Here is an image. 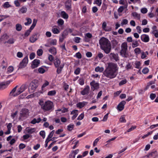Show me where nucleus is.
Segmentation results:
<instances>
[{"label": "nucleus", "mask_w": 158, "mask_h": 158, "mask_svg": "<svg viewBox=\"0 0 158 158\" xmlns=\"http://www.w3.org/2000/svg\"><path fill=\"white\" fill-rule=\"evenodd\" d=\"M61 15L64 19H67L68 18V15L64 11H62L61 13Z\"/></svg>", "instance_id": "7c9ffc66"}, {"label": "nucleus", "mask_w": 158, "mask_h": 158, "mask_svg": "<svg viewBox=\"0 0 158 158\" xmlns=\"http://www.w3.org/2000/svg\"><path fill=\"white\" fill-rule=\"evenodd\" d=\"M127 82V81L126 79L120 81V82L119 83V85L120 86H121L126 84Z\"/></svg>", "instance_id": "8fccbe9b"}, {"label": "nucleus", "mask_w": 158, "mask_h": 158, "mask_svg": "<svg viewBox=\"0 0 158 158\" xmlns=\"http://www.w3.org/2000/svg\"><path fill=\"white\" fill-rule=\"evenodd\" d=\"M4 7L5 8H8L10 6V5L9 4L8 2H6L4 4Z\"/></svg>", "instance_id": "774afa93"}, {"label": "nucleus", "mask_w": 158, "mask_h": 158, "mask_svg": "<svg viewBox=\"0 0 158 158\" xmlns=\"http://www.w3.org/2000/svg\"><path fill=\"white\" fill-rule=\"evenodd\" d=\"M125 115H122L119 118V121L121 123H126V122L125 119Z\"/></svg>", "instance_id": "72a5a7b5"}, {"label": "nucleus", "mask_w": 158, "mask_h": 158, "mask_svg": "<svg viewBox=\"0 0 158 158\" xmlns=\"http://www.w3.org/2000/svg\"><path fill=\"white\" fill-rule=\"evenodd\" d=\"M155 83V81H150L149 82H148L147 84V85L146 87L145 88V89L146 90L147 89L149 88L150 86L151 85H152L151 86V87L152 89H153L156 86L154 85H152Z\"/></svg>", "instance_id": "f3484780"}, {"label": "nucleus", "mask_w": 158, "mask_h": 158, "mask_svg": "<svg viewBox=\"0 0 158 158\" xmlns=\"http://www.w3.org/2000/svg\"><path fill=\"white\" fill-rule=\"evenodd\" d=\"M132 42V47L133 48H135L139 46V44L138 43V41L136 40H134Z\"/></svg>", "instance_id": "a878e982"}, {"label": "nucleus", "mask_w": 158, "mask_h": 158, "mask_svg": "<svg viewBox=\"0 0 158 158\" xmlns=\"http://www.w3.org/2000/svg\"><path fill=\"white\" fill-rule=\"evenodd\" d=\"M79 83L81 85H83L84 84V80L82 78H80L78 80Z\"/></svg>", "instance_id": "052dcab7"}, {"label": "nucleus", "mask_w": 158, "mask_h": 158, "mask_svg": "<svg viewBox=\"0 0 158 158\" xmlns=\"http://www.w3.org/2000/svg\"><path fill=\"white\" fill-rule=\"evenodd\" d=\"M87 103V102H82L78 103L77 105V107L81 108L86 105Z\"/></svg>", "instance_id": "4be33fe9"}, {"label": "nucleus", "mask_w": 158, "mask_h": 158, "mask_svg": "<svg viewBox=\"0 0 158 158\" xmlns=\"http://www.w3.org/2000/svg\"><path fill=\"white\" fill-rule=\"evenodd\" d=\"M64 21L61 19H59L58 21V23L59 25H62L64 24Z\"/></svg>", "instance_id": "5fc2aeb1"}, {"label": "nucleus", "mask_w": 158, "mask_h": 158, "mask_svg": "<svg viewBox=\"0 0 158 158\" xmlns=\"http://www.w3.org/2000/svg\"><path fill=\"white\" fill-rule=\"evenodd\" d=\"M19 2V0H15L14 1V3L16 6L19 7L20 6V4Z\"/></svg>", "instance_id": "e2e57ef3"}, {"label": "nucleus", "mask_w": 158, "mask_h": 158, "mask_svg": "<svg viewBox=\"0 0 158 158\" xmlns=\"http://www.w3.org/2000/svg\"><path fill=\"white\" fill-rule=\"evenodd\" d=\"M65 38V35L64 34H62L60 37L59 41L60 42H62Z\"/></svg>", "instance_id": "a19ab883"}, {"label": "nucleus", "mask_w": 158, "mask_h": 158, "mask_svg": "<svg viewBox=\"0 0 158 158\" xmlns=\"http://www.w3.org/2000/svg\"><path fill=\"white\" fill-rule=\"evenodd\" d=\"M8 36L6 34H4L1 38V40L2 41H4L6 40L8 38Z\"/></svg>", "instance_id": "e433bc0d"}, {"label": "nucleus", "mask_w": 158, "mask_h": 158, "mask_svg": "<svg viewBox=\"0 0 158 158\" xmlns=\"http://www.w3.org/2000/svg\"><path fill=\"white\" fill-rule=\"evenodd\" d=\"M74 127L73 124H71L67 126V129L69 131H71L73 129Z\"/></svg>", "instance_id": "4c0bfd02"}, {"label": "nucleus", "mask_w": 158, "mask_h": 158, "mask_svg": "<svg viewBox=\"0 0 158 158\" xmlns=\"http://www.w3.org/2000/svg\"><path fill=\"white\" fill-rule=\"evenodd\" d=\"M27 10V9L26 7H23L21 8L19 10V13H25Z\"/></svg>", "instance_id": "cd10ccee"}, {"label": "nucleus", "mask_w": 158, "mask_h": 158, "mask_svg": "<svg viewBox=\"0 0 158 158\" xmlns=\"http://www.w3.org/2000/svg\"><path fill=\"white\" fill-rule=\"evenodd\" d=\"M101 48L106 54L109 53L111 50V46L110 42L105 37L101 38L99 41Z\"/></svg>", "instance_id": "f03ea898"}, {"label": "nucleus", "mask_w": 158, "mask_h": 158, "mask_svg": "<svg viewBox=\"0 0 158 158\" xmlns=\"http://www.w3.org/2000/svg\"><path fill=\"white\" fill-rule=\"evenodd\" d=\"M141 40L145 42H148L149 41V38L148 36L146 34H143L140 37Z\"/></svg>", "instance_id": "2eb2a0df"}, {"label": "nucleus", "mask_w": 158, "mask_h": 158, "mask_svg": "<svg viewBox=\"0 0 158 158\" xmlns=\"http://www.w3.org/2000/svg\"><path fill=\"white\" fill-rule=\"evenodd\" d=\"M126 102L124 101L121 102L117 106V109L119 111H121L124 108Z\"/></svg>", "instance_id": "f8f14e48"}, {"label": "nucleus", "mask_w": 158, "mask_h": 158, "mask_svg": "<svg viewBox=\"0 0 158 158\" xmlns=\"http://www.w3.org/2000/svg\"><path fill=\"white\" fill-rule=\"evenodd\" d=\"M124 6H121L118 9V11L119 13H122L124 10Z\"/></svg>", "instance_id": "6e6d98bb"}, {"label": "nucleus", "mask_w": 158, "mask_h": 158, "mask_svg": "<svg viewBox=\"0 0 158 158\" xmlns=\"http://www.w3.org/2000/svg\"><path fill=\"white\" fill-rule=\"evenodd\" d=\"M134 52L136 54H139L140 53V49L139 48H136L135 49Z\"/></svg>", "instance_id": "a18cd8bd"}, {"label": "nucleus", "mask_w": 158, "mask_h": 158, "mask_svg": "<svg viewBox=\"0 0 158 158\" xmlns=\"http://www.w3.org/2000/svg\"><path fill=\"white\" fill-rule=\"evenodd\" d=\"M135 64V67L137 69H139L140 64V62L136 61Z\"/></svg>", "instance_id": "3c124183"}, {"label": "nucleus", "mask_w": 158, "mask_h": 158, "mask_svg": "<svg viewBox=\"0 0 158 158\" xmlns=\"http://www.w3.org/2000/svg\"><path fill=\"white\" fill-rule=\"evenodd\" d=\"M40 63V60L37 59H35L33 62L31 67L32 69H35L37 67Z\"/></svg>", "instance_id": "dca6fc26"}, {"label": "nucleus", "mask_w": 158, "mask_h": 158, "mask_svg": "<svg viewBox=\"0 0 158 158\" xmlns=\"http://www.w3.org/2000/svg\"><path fill=\"white\" fill-rule=\"evenodd\" d=\"M158 158V152L154 149L149 152L146 155L144 156L142 158Z\"/></svg>", "instance_id": "423d86ee"}, {"label": "nucleus", "mask_w": 158, "mask_h": 158, "mask_svg": "<svg viewBox=\"0 0 158 158\" xmlns=\"http://www.w3.org/2000/svg\"><path fill=\"white\" fill-rule=\"evenodd\" d=\"M136 126H132L131 127L128 129L127 131V132H130L136 128Z\"/></svg>", "instance_id": "0e129e2a"}, {"label": "nucleus", "mask_w": 158, "mask_h": 158, "mask_svg": "<svg viewBox=\"0 0 158 158\" xmlns=\"http://www.w3.org/2000/svg\"><path fill=\"white\" fill-rule=\"evenodd\" d=\"M118 70V67L116 64L112 62L109 63L103 72V76L109 79L114 78L117 75Z\"/></svg>", "instance_id": "f257e3e1"}, {"label": "nucleus", "mask_w": 158, "mask_h": 158, "mask_svg": "<svg viewBox=\"0 0 158 158\" xmlns=\"http://www.w3.org/2000/svg\"><path fill=\"white\" fill-rule=\"evenodd\" d=\"M111 42L113 48H114L117 46L118 42L116 40H113Z\"/></svg>", "instance_id": "473e14b6"}, {"label": "nucleus", "mask_w": 158, "mask_h": 158, "mask_svg": "<svg viewBox=\"0 0 158 158\" xmlns=\"http://www.w3.org/2000/svg\"><path fill=\"white\" fill-rule=\"evenodd\" d=\"M56 93V92L55 90H53L48 92V95L49 96H52L55 95Z\"/></svg>", "instance_id": "c85d7f7f"}, {"label": "nucleus", "mask_w": 158, "mask_h": 158, "mask_svg": "<svg viewBox=\"0 0 158 158\" xmlns=\"http://www.w3.org/2000/svg\"><path fill=\"white\" fill-rule=\"evenodd\" d=\"M84 113H81L77 118V119L78 120H81L82 119L84 118Z\"/></svg>", "instance_id": "09e8293b"}, {"label": "nucleus", "mask_w": 158, "mask_h": 158, "mask_svg": "<svg viewBox=\"0 0 158 158\" xmlns=\"http://www.w3.org/2000/svg\"><path fill=\"white\" fill-rule=\"evenodd\" d=\"M38 85V84L36 81H33L30 84V85L29 89V91L31 93L33 92L36 89Z\"/></svg>", "instance_id": "0eeeda50"}, {"label": "nucleus", "mask_w": 158, "mask_h": 158, "mask_svg": "<svg viewBox=\"0 0 158 158\" xmlns=\"http://www.w3.org/2000/svg\"><path fill=\"white\" fill-rule=\"evenodd\" d=\"M64 66V65L63 64L60 65V67H59L58 68H58L57 69L56 72L58 74H59L61 73L62 69L63 68Z\"/></svg>", "instance_id": "c756f323"}, {"label": "nucleus", "mask_w": 158, "mask_h": 158, "mask_svg": "<svg viewBox=\"0 0 158 158\" xmlns=\"http://www.w3.org/2000/svg\"><path fill=\"white\" fill-rule=\"evenodd\" d=\"M89 87L88 85H87L81 92V94L83 95L87 94L89 93Z\"/></svg>", "instance_id": "6ab92c4d"}, {"label": "nucleus", "mask_w": 158, "mask_h": 158, "mask_svg": "<svg viewBox=\"0 0 158 158\" xmlns=\"http://www.w3.org/2000/svg\"><path fill=\"white\" fill-rule=\"evenodd\" d=\"M39 104L41 106V108L44 111H52L54 110V105L52 102L50 101H47L45 102L40 100Z\"/></svg>", "instance_id": "7ed1b4c3"}, {"label": "nucleus", "mask_w": 158, "mask_h": 158, "mask_svg": "<svg viewBox=\"0 0 158 158\" xmlns=\"http://www.w3.org/2000/svg\"><path fill=\"white\" fill-rule=\"evenodd\" d=\"M128 20L126 19H123L122 22L121 23V25L123 26L124 24H127L128 23Z\"/></svg>", "instance_id": "680f3d73"}, {"label": "nucleus", "mask_w": 158, "mask_h": 158, "mask_svg": "<svg viewBox=\"0 0 158 158\" xmlns=\"http://www.w3.org/2000/svg\"><path fill=\"white\" fill-rule=\"evenodd\" d=\"M40 135L41 136L43 139H44L45 136V133L44 131H41L40 133Z\"/></svg>", "instance_id": "603ef678"}, {"label": "nucleus", "mask_w": 158, "mask_h": 158, "mask_svg": "<svg viewBox=\"0 0 158 158\" xmlns=\"http://www.w3.org/2000/svg\"><path fill=\"white\" fill-rule=\"evenodd\" d=\"M49 52L55 55L56 54V48L53 47L51 48L49 50Z\"/></svg>", "instance_id": "b1692460"}, {"label": "nucleus", "mask_w": 158, "mask_h": 158, "mask_svg": "<svg viewBox=\"0 0 158 158\" xmlns=\"http://www.w3.org/2000/svg\"><path fill=\"white\" fill-rule=\"evenodd\" d=\"M36 129L35 128H30L27 130V132L30 134H32L36 131Z\"/></svg>", "instance_id": "2f4dec72"}, {"label": "nucleus", "mask_w": 158, "mask_h": 158, "mask_svg": "<svg viewBox=\"0 0 158 158\" xmlns=\"http://www.w3.org/2000/svg\"><path fill=\"white\" fill-rule=\"evenodd\" d=\"M17 86H16L13 89L11 90V91L10 93V94H11L13 96V95L14 94V93H15V91L16 90V89Z\"/></svg>", "instance_id": "bf43d9fd"}, {"label": "nucleus", "mask_w": 158, "mask_h": 158, "mask_svg": "<svg viewBox=\"0 0 158 158\" xmlns=\"http://www.w3.org/2000/svg\"><path fill=\"white\" fill-rule=\"evenodd\" d=\"M60 61L58 58H56L54 60V64L55 67L58 68L60 67Z\"/></svg>", "instance_id": "a211bd4d"}, {"label": "nucleus", "mask_w": 158, "mask_h": 158, "mask_svg": "<svg viewBox=\"0 0 158 158\" xmlns=\"http://www.w3.org/2000/svg\"><path fill=\"white\" fill-rule=\"evenodd\" d=\"M41 120V119L40 118L37 119L34 118L31 121V123L33 124H35L36 123H39L40 122Z\"/></svg>", "instance_id": "393cba45"}, {"label": "nucleus", "mask_w": 158, "mask_h": 158, "mask_svg": "<svg viewBox=\"0 0 158 158\" xmlns=\"http://www.w3.org/2000/svg\"><path fill=\"white\" fill-rule=\"evenodd\" d=\"M49 83L48 81H45L44 83V84L43 85L42 87V88L43 89L46 86H48L49 85Z\"/></svg>", "instance_id": "13d9d810"}, {"label": "nucleus", "mask_w": 158, "mask_h": 158, "mask_svg": "<svg viewBox=\"0 0 158 158\" xmlns=\"http://www.w3.org/2000/svg\"><path fill=\"white\" fill-rule=\"evenodd\" d=\"M132 16L135 18L137 19H138L139 20L140 18V14H138L136 12H133L132 13Z\"/></svg>", "instance_id": "5701e85b"}, {"label": "nucleus", "mask_w": 158, "mask_h": 158, "mask_svg": "<svg viewBox=\"0 0 158 158\" xmlns=\"http://www.w3.org/2000/svg\"><path fill=\"white\" fill-rule=\"evenodd\" d=\"M16 30L18 31H20L22 29V26L19 24H17L16 25Z\"/></svg>", "instance_id": "c9c22d12"}, {"label": "nucleus", "mask_w": 158, "mask_h": 158, "mask_svg": "<svg viewBox=\"0 0 158 158\" xmlns=\"http://www.w3.org/2000/svg\"><path fill=\"white\" fill-rule=\"evenodd\" d=\"M156 97V95L154 94H151L150 95V98L153 100Z\"/></svg>", "instance_id": "69168bd1"}, {"label": "nucleus", "mask_w": 158, "mask_h": 158, "mask_svg": "<svg viewBox=\"0 0 158 158\" xmlns=\"http://www.w3.org/2000/svg\"><path fill=\"white\" fill-rule=\"evenodd\" d=\"M71 0H68L65 3V6L67 10H70L71 8Z\"/></svg>", "instance_id": "aec40b11"}, {"label": "nucleus", "mask_w": 158, "mask_h": 158, "mask_svg": "<svg viewBox=\"0 0 158 158\" xmlns=\"http://www.w3.org/2000/svg\"><path fill=\"white\" fill-rule=\"evenodd\" d=\"M121 55L123 57H127V43L126 42L123 43L121 45Z\"/></svg>", "instance_id": "39448f33"}, {"label": "nucleus", "mask_w": 158, "mask_h": 158, "mask_svg": "<svg viewBox=\"0 0 158 158\" xmlns=\"http://www.w3.org/2000/svg\"><path fill=\"white\" fill-rule=\"evenodd\" d=\"M109 56L111 59H114L116 61L119 60L118 56L117 54L111 53L109 54Z\"/></svg>", "instance_id": "ddd939ff"}, {"label": "nucleus", "mask_w": 158, "mask_h": 158, "mask_svg": "<svg viewBox=\"0 0 158 158\" xmlns=\"http://www.w3.org/2000/svg\"><path fill=\"white\" fill-rule=\"evenodd\" d=\"M91 88L94 91V90L99 88V85L98 83L94 81H93L90 83Z\"/></svg>", "instance_id": "9d476101"}, {"label": "nucleus", "mask_w": 158, "mask_h": 158, "mask_svg": "<svg viewBox=\"0 0 158 158\" xmlns=\"http://www.w3.org/2000/svg\"><path fill=\"white\" fill-rule=\"evenodd\" d=\"M37 33H34L30 37L29 41L31 43L35 42L37 40L38 37L37 36Z\"/></svg>", "instance_id": "9b49d317"}, {"label": "nucleus", "mask_w": 158, "mask_h": 158, "mask_svg": "<svg viewBox=\"0 0 158 158\" xmlns=\"http://www.w3.org/2000/svg\"><path fill=\"white\" fill-rule=\"evenodd\" d=\"M77 112L78 110H74L71 112V114H74V115L72 118L73 119H74L78 115Z\"/></svg>", "instance_id": "412c9836"}, {"label": "nucleus", "mask_w": 158, "mask_h": 158, "mask_svg": "<svg viewBox=\"0 0 158 158\" xmlns=\"http://www.w3.org/2000/svg\"><path fill=\"white\" fill-rule=\"evenodd\" d=\"M52 31L53 33L54 34H58L60 32L59 30L56 28H53Z\"/></svg>", "instance_id": "79ce46f5"}, {"label": "nucleus", "mask_w": 158, "mask_h": 158, "mask_svg": "<svg viewBox=\"0 0 158 158\" xmlns=\"http://www.w3.org/2000/svg\"><path fill=\"white\" fill-rule=\"evenodd\" d=\"M154 34L156 38H158V32L157 30H153L152 32Z\"/></svg>", "instance_id": "de8ad7c7"}, {"label": "nucleus", "mask_w": 158, "mask_h": 158, "mask_svg": "<svg viewBox=\"0 0 158 158\" xmlns=\"http://www.w3.org/2000/svg\"><path fill=\"white\" fill-rule=\"evenodd\" d=\"M27 87L26 85L24 84L22 85L21 86L20 88L18 89L17 93L13 95V96L14 97H15L19 95L21 93L23 92V91H24L25 90L27 89Z\"/></svg>", "instance_id": "6e6552de"}, {"label": "nucleus", "mask_w": 158, "mask_h": 158, "mask_svg": "<svg viewBox=\"0 0 158 158\" xmlns=\"http://www.w3.org/2000/svg\"><path fill=\"white\" fill-rule=\"evenodd\" d=\"M104 70V69L103 67H100L99 66L96 67L95 69V70L96 72H102Z\"/></svg>", "instance_id": "bb28decb"}, {"label": "nucleus", "mask_w": 158, "mask_h": 158, "mask_svg": "<svg viewBox=\"0 0 158 158\" xmlns=\"http://www.w3.org/2000/svg\"><path fill=\"white\" fill-rule=\"evenodd\" d=\"M29 111L27 109L23 108L20 111L19 120L23 121L29 116Z\"/></svg>", "instance_id": "20e7f679"}, {"label": "nucleus", "mask_w": 158, "mask_h": 158, "mask_svg": "<svg viewBox=\"0 0 158 158\" xmlns=\"http://www.w3.org/2000/svg\"><path fill=\"white\" fill-rule=\"evenodd\" d=\"M26 20H27V22L24 23V24L27 26L30 24L32 22L31 19L30 18H26Z\"/></svg>", "instance_id": "f704fd0d"}, {"label": "nucleus", "mask_w": 158, "mask_h": 158, "mask_svg": "<svg viewBox=\"0 0 158 158\" xmlns=\"http://www.w3.org/2000/svg\"><path fill=\"white\" fill-rule=\"evenodd\" d=\"M38 71L39 73H43L45 72V70L42 67H40Z\"/></svg>", "instance_id": "49530a36"}, {"label": "nucleus", "mask_w": 158, "mask_h": 158, "mask_svg": "<svg viewBox=\"0 0 158 158\" xmlns=\"http://www.w3.org/2000/svg\"><path fill=\"white\" fill-rule=\"evenodd\" d=\"M149 72V69L147 68H144L142 71V72L144 74H147Z\"/></svg>", "instance_id": "c03bdc74"}, {"label": "nucleus", "mask_w": 158, "mask_h": 158, "mask_svg": "<svg viewBox=\"0 0 158 158\" xmlns=\"http://www.w3.org/2000/svg\"><path fill=\"white\" fill-rule=\"evenodd\" d=\"M43 53V50L42 49H39L37 52V53L38 56H40L42 55Z\"/></svg>", "instance_id": "ea45409f"}, {"label": "nucleus", "mask_w": 158, "mask_h": 158, "mask_svg": "<svg viewBox=\"0 0 158 158\" xmlns=\"http://www.w3.org/2000/svg\"><path fill=\"white\" fill-rule=\"evenodd\" d=\"M147 11L148 10L146 8H143L141 10V12L143 14L146 13L147 12Z\"/></svg>", "instance_id": "4d7b16f0"}, {"label": "nucleus", "mask_w": 158, "mask_h": 158, "mask_svg": "<svg viewBox=\"0 0 158 158\" xmlns=\"http://www.w3.org/2000/svg\"><path fill=\"white\" fill-rule=\"evenodd\" d=\"M35 56V54L34 53L32 52L30 55V58L32 60L34 59Z\"/></svg>", "instance_id": "338daca9"}, {"label": "nucleus", "mask_w": 158, "mask_h": 158, "mask_svg": "<svg viewBox=\"0 0 158 158\" xmlns=\"http://www.w3.org/2000/svg\"><path fill=\"white\" fill-rule=\"evenodd\" d=\"M28 57L26 56L24 58L22 61L20 63L19 65V68L21 69L25 67L28 63Z\"/></svg>", "instance_id": "1a4fd4ad"}, {"label": "nucleus", "mask_w": 158, "mask_h": 158, "mask_svg": "<svg viewBox=\"0 0 158 158\" xmlns=\"http://www.w3.org/2000/svg\"><path fill=\"white\" fill-rule=\"evenodd\" d=\"M14 70V68L12 66L9 67L7 69V72L8 73L12 72Z\"/></svg>", "instance_id": "37998d69"}, {"label": "nucleus", "mask_w": 158, "mask_h": 158, "mask_svg": "<svg viewBox=\"0 0 158 158\" xmlns=\"http://www.w3.org/2000/svg\"><path fill=\"white\" fill-rule=\"evenodd\" d=\"M95 3L98 6H100L102 4V0H95Z\"/></svg>", "instance_id": "864d4df0"}, {"label": "nucleus", "mask_w": 158, "mask_h": 158, "mask_svg": "<svg viewBox=\"0 0 158 158\" xmlns=\"http://www.w3.org/2000/svg\"><path fill=\"white\" fill-rule=\"evenodd\" d=\"M9 81L6 82H3L0 83V89L3 90L6 88L8 85L10 83Z\"/></svg>", "instance_id": "4468645a"}, {"label": "nucleus", "mask_w": 158, "mask_h": 158, "mask_svg": "<svg viewBox=\"0 0 158 158\" xmlns=\"http://www.w3.org/2000/svg\"><path fill=\"white\" fill-rule=\"evenodd\" d=\"M79 151L78 149L74 151H72V152L70 154L72 156H74L75 157V155L78 153Z\"/></svg>", "instance_id": "58836bf2"}]
</instances>
